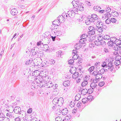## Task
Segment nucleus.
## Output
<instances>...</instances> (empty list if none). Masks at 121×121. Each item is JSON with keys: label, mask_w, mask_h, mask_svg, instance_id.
Segmentation results:
<instances>
[{"label": "nucleus", "mask_w": 121, "mask_h": 121, "mask_svg": "<svg viewBox=\"0 0 121 121\" xmlns=\"http://www.w3.org/2000/svg\"><path fill=\"white\" fill-rule=\"evenodd\" d=\"M101 66L103 68H108L107 69H106V71H107L108 70L112 71L114 68L113 64L111 62L108 63L105 61L103 62H102Z\"/></svg>", "instance_id": "obj_1"}, {"label": "nucleus", "mask_w": 121, "mask_h": 121, "mask_svg": "<svg viewBox=\"0 0 121 121\" xmlns=\"http://www.w3.org/2000/svg\"><path fill=\"white\" fill-rule=\"evenodd\" d=\"M97 22L96 24V26L97 27L101 28V27L104 28V29H106L107 27L105 26L104 25L103 23L100 21V20L99 21H97Z\"/></svg>", "instance_id": "obj_2"}, {"label": "nucleus", "mask_w": 121, "mask_h": 121, "mask_svg": "<svg viewBox=\"0 0 121 121\" xmlns=\"http://www.w3.org/2000/svg\"><path fill=\"white\" fill-rule=\"evenodd\" d=\"M76 4H77V5H76V10H79L80 11H82L84 10V7L82 6V4H81V5L80 4H77V3H76Z\"/></svg>", "instance_id": "obj_3"}, {"label": "nucleus", "mask_w": 121, "mask_h": 121, "mask_svg": "<svg viewBox=\"0 0 121 121\" xmlns=\"http://www.w3.org/2000/svg\"><path fill=\"white\" fill-rule=\"evenodd\" d=\"M71 13L72 16L73 17L75 14L78 13V11L77 10L74 8H72L70 9L69 11V13Z\"/></svg>", "instance_id": "obj_4"}, {"label": "nucleus", "mask_w": 121, "mask_h": 121, "mask_svg": "<svg viewBox=\"0 0 121 121\" xmlns=\"http://www.w3.org/2000/svg\"><path fill=\"white\" fill-rule=\"evenodd\" d=\"M39 49L37 47L34 48L33 49H32L31 50V52L32 53V55H36L38 51H39Z\"/></svg>", "instance_id": "obj_5"}, {"label": "nucleus", "mask_w": 121, "mask_h": 121, "mask_svg": "<svg viewBox=\"0 0 121 121\" xmlns=\"http://www.w3.org/2000/svg\"><path fill=\"white\" fill-rule=\"evenodd\" d=\"M91 20H92L93 21V22H95V20H97L98 18L97 16L95 14H93L91 15V17H90Z\"/></svg>", "instance_id": "obj_6"}, {"label": "nucleus", "mask_w": 121, "mask_h": 121, "mask_svg": "<svg viewBox=\"0 0 121 121\" xmlns=\"http://www.w3.org/2000/svg\"><path fill=\"white\" fill-rule=\"evenodd\" d=\"M21 110V108L19 106L16 107L14 109L13 111L16 113H18Z\"/></svg>", "instance_id": "obj_7"}, {"label": "nucleus", "mask_w": 121, "mask_h": 121, "mask_svg": "<svg viewBox=\"0 0 121 121\" xmlns=\"http://www.w3.org/2000/svg\"><path fill=\"white\" fill-rule=\"evenodd\" d=\"M58 98H54L52 101L53 104L55 105V106L58 105Z\"/></svg>", "instance_id": "obj_8"}, {"label": "nucleus", "mask_w": 121, "mask_h": 121, "mask_svg": "<svg viewBox=\"0 0 121 121\" xmlns=\"http://www.w3.org/2000/svg\"><path fill=\"white\" fill-rule=\"evenodd\" d=\"M18 12L16 9H12L11 11V13L13 15H17Z\"/></svg>", "instance_id": "obj_9"}, {"label": "nucleus", "mask_w": 121, "mask_h": 121, "mask_svg": "<svg viewBox=\"0 0 121 121\" xmlns=\"http://www.w3.org/2000/svg\"><path fill=\"white\" fill-rule=\"evenodd\" d=\"M63 103V99L62 98H60L58 99V105L59 106H61L62 105V103Z\"/></svg>", "instance_id": "obj_10"}, {"label": "nucleus", "mask_w": 121, "mask_h": 121, "mask_svg": "<svg viewBox=\"0 0 121 121\" xmlns=\"http://www.w3.org/2000/svg\"><path fill=\"white\" fill-rule=\"evenodd\" d=\"M80 43H77L75 45L74 47L76 49L75 50L79 49L81 47L82 45L80 44Z\"/></svg>", "instance_id": "obj_11"}, {"label": "nucleus", "mask_w": 121, "mask_h": 121, "mask_svg": "<svg viewBox=\"0 0 121 121\" xmlns=\"http://www.w3.org/2000/svg\"><path fill=\"white\" fill-rule=\"evenodd\" d=\"M88 93L87 89L85 88L83 89L81 91V94L82 95H86V93Z\"/></svg>", "instance_id": "obj_12"}, {"label": "nucleus", "mask_w": 121, "mask_h": 121, "mask_svg": "<svg viewBox=\"0 0 121 121\" xmlns=\"http://www.w3.org/2000/svg\"><path fill=\"white\" fill-rule=\"evenodd\" d=\"M68 110L66 108L63 109L62 111V113L63 115H65L67 114L68 113Z\"/></svg>", "instance_id": "obj_13"}, {"label": "nucleus", "mask_w": 121, "mask_h": 121, "mask_svg": "<svg viewBox=\"0 0 121 121\" xmlns=\"http://www.w3.org/2000/svg\"><path fill=\"white\" fill-rule=\"evenodd\" d=\"M70 82L69 80H66L64 81L63 83L64 86H69L70 85Z\"/></svg>", "instance_id": "obj_14"}, {"label": "nucleus", "mask_w": 121, "mask_h": 121, "mask_svg": "<svg viewBox=\"0 0 121 121\" xmlns=\"http://www.w3.org/2000/svg\"><path fill=\"white\" fill-rule=\"evenodd\" d=\"M73 51H75V52H73V54L74 53V55H73V56L72 58L74 60H76L78 58V57H77V56H76V53H77L78 52V51L77 50H73Z\"/></svg>", "instance_id": "obj_15"}, {"label": "nucleus", "mask_w": 121, "mask_h": 121, "mask_svg": "<svg viewBox=\"0 0 121 121\" xmlns=\"http://www.w3.org/2000/svg\"><path fill=\"white\" fill-rule=\"evenodd\" d=\"M65 14L64 16L61 15V16H58V21L60 22V21L61 20V18L62 19H63V21H64L65 19H64L65 18H66Z\"/></svg>", "instance_id": "obj_16"}, {"label": "nucleus", "mask_w": 121, "mask_h": 121, "mask_svg": "<svg viewBox=\"0 0 121 121\" xmlns=\"http://www.w3.org/2000/svg\"><path fill=\"white\" fill-rule=\"evenodd\" d=\"M46 86H47V87L50 88L53 86H54L52 84V82H48L47 83H46Z\"/></svg>", "instance_id": "obj_17"}, {"label": "nucleus", "mask_w": 121, "mask_h": 121, "mask_svg": "<svg viewBox=\"0 0 121 121\" xmlns=\"http://www.w3.org/2000/svg\"><path fill=\"white\" fill-rule=\"evenodd\" d=\"M97 86L96 83L94 82L91 83L90 84V87L93 89L96 88Z\"/></svg>", "instance_id": "obj_18"}, {"label": "nucleus", "mask_w": 121, "mask_h": 121, "mask_svg": "<svg viewBox=\"0 0 121 121\" xmlns=\"http://www.w3.org/2000/svg\"><path fill=\"white\" fill-rule=\"evenodd\" d=\"M79 73L78 72H75L72 75V77L73 78L75 79L78 76Z\"/></svg>", "instance_id": "obj_19"}, {"label": "nucleus", "mask_w": 121, "mask_h": 121, "mask_svg": "<svg viewBox=\"0 0 121 121\" xmlns=\"http://www.w3.org/2000/svg\"><path fill=\"white\" fill-rule=\"evenodd\" d=\"M95 33V31H94V30L92 29H91L90 31H88V35H94Z\"/></svg>", "instance_id": "obj_20"}, {"label": "nucleus", "mask_w": 121, "mask_h": 121, "mask_svg": "<svg viewBox=\"0 0 121 121\" xmlns=\"http://www.w3.org/2000/svg\"><path fill=\"white\" fill-rule=\"evenodd\" d=\"M20 114L22 115V117L24 118V117L25 116L26 113V112L23 110L19 112Z\"/></svg>", "instance_id": "obj_21"}, {"label": "nucleus", "mask_w": 121, "mask_h": 121, "mask_svg": "<svg viewBox=\"0 0 121 121\" xmlns=\"http://www.w3.org/2000/svg\"><path fill=\"white\" fill-rule=\"evenodd\" d=\"M91 22H93L92 20H91L90 18L89 19H87L86 21V23L87 25L90 24Z\"/></svg>", "instance_id": "obj_22"}, {"label": "nucleus", "mask_w": 121, "mask_h": 121, "mask_svg": "<svg viewBox=\"0 0 121 121\" xmlns=\"http://www.w3.org/2000/svg\"><path fill=\"white\" fill-rule=\"evenodd\" d=\"M59 21L58 22L56 20L52 22L53 25V26L55 25L56 26V25L57 26H58L60 24H59Z\"/></svg>", "instance_id": "obj_23"}, {"label": "nucleus", "mask_w": 121, "mask_h": 121, "mask_svg": "<svg viewBox=\"0 0 121 121\" xmlns=\"http://www.w3.org/2000/svg\"><path fill=\"white\" fill-rule=\"evenodd\" d=\"M63 53L61 51H59L56 52V55L57 56L60 57L61 55H62Z\"/></svg>", "instance_id": "obj_24"}, {"label": "nucleus", "mask_w": 121, "mask_h": 121, "mask_svg": "<svg viewBox=\"0 0 121 121\" xmlns=\"http://www.w3.org/2000/svg\"><path fill=\"white\" fill-rule=\"evenodd\" d=\"M88 83V82L86 80L84 79V81L81 84L82 86H86Z\"/></svg>", "instance_id": "obj_25"}, {"label": "nucleus", "mask_w": 121, "mask_h": 121, "mask_svg": "<svg viewBox=\"0 0 121 121\" xmlns=\"http://www.w3.org/2000/svg\"><path fill=\"white\" fill-rule=\"evenodd\" d=\"M114 43V41L112 40V41L111 40H110V41H108V44L109 46H113V44Z\"/></svg>", "instance_id": "obj_26"}, {"label": "nucleus", "mask_w": 121, "mask_h": 121, "mask_svg": "<svg viewBox=\"0 0 121 121\" xmlns=\"http://www.w3.org/2000/svg\"><path fill=\"white\" fill-rule=\"evenodd\" d=\"M45 34V35L44 36L45 37V39L46 40H48V43L50 40V39L49 37H50V35H48V36H47V35H45V34Z\"/></svg>", "instance_id": "obj_27"}, {"label": "nucleus", "mask_w": 121, "mask_h": 121, "mask_svg": "<svg viewBox=\"0 0 121 121\" xmlns=\"http://www.w3.org/2000/svg\"><path fill=\"white\" fill-rule=\"evenodd\" d=\"M101 8L98 6H95L94 7V10L96 11L100 10Z\"/></svg>", "instance_id": "obj_28"}, {"label": "nucleus", "mask_w": 121, "mask_h": 121, "mask_svg": "<svg viewBox=\"0 0 121 121\" xmlns=\"http://www.w3.org/2000/svg\"><path fill=\"white\" fill-rule=\"evenodd\" d=\"M95 44L98 46L101 45L100 40H99L98 39L97 40L95 41Z\"/></svg>", "instance_id": "obj_29"}, {"label": "nucleus", "mask_w": 121, "mask_h": 121, "mask_svg": "<svg viewBox=\"0 0 121 121\" xmlns=\"http://www.w3.org/2000/svg\"><path fill=\"white\" fill-rule=\"evenodd\" d=\"M49 63L51 65H53L55 63V61L54 60L52 59L50 60Z\"/></svg>", "instance_id": "obj_30"}, {"label": "nucleus", "mask_w": 121, "mask_h": 121, "mask_svg": "<svg viewBox=\"0 0 121 121\" xmlns=\"http://www.w3.org/2000/svg\"><path fill=\"white\" fill-rule=\"evenodd\" d=\"M71 118V116L70 115H69L68 116H67L65 117V120H69Z\"/></svg>", "instance_id": "obj_31"}, {"label": "nucleus", "mask_w": 121, "mask_h": 121, "mask_svg": "<svg viewBox=\"0 0 121 121\" xmlns=\"http://www.w3.org/2000/svg\"><path fill=\"white\" fill-rule=\"evenodd\" d=\"M32 60H27L26 63V64L28 65H30L32 63Z\"/></svg>", "instance_id": "obj_32"}, {"label": "nucleus", "mask_w": 121, "mask_h": 121, "mask_svg": "<svg viewBox=\"0 0 121 121\" xmlns=\"http://www.w3.org/2000/svg\"><path fill=\"white\" fill-rule=\"evenodd\" d=\"M103 39H104V40H110V37L109 36L106 35L105 36H104Z\"/></svg>", "instance_id": "obj_33"}, {"label": "nucleus", "mask_w": 121, "mask_h": 121, "mask_svg": "<svg viewBox=\"0 0 121 121\" xmlns=\"http://www.w3.org/2000/svg\"><path fill=\"white\" fill-rule=\"evenodd\" d=\"M80 97V95L79 94H77L75 97V99L76 100L78 101L79 99V98Z\"/></svg>", "instance_id": "obj_34"}, {"label": "nucleus", "mask_w": 121, "mask_h": 121, "mask_svg": "<svg viewBox=\"0 0 121 121\" xmlns=\"http://www.w3.org/2000/svg\"><path fill=\"white\" fill-rule=\"evenodd\" d=\"M98 29L97 30V31L100 33H101L103 32V28H104L101 27V28H98Z\"/></svg>", "instance_id": "obj_35"}, {"label": "nucleus", "mask_w": 121, "mask_h": 121, "mask_svg": "<svg viewBox=\"0 0 121 121\" xmlns=\"http://www.w3.org/2000/svg\"><path fill=\"white\" fill-rule=\"evenodd\" d=\"M1 107H0V117L2 118V119H3L5 117V116L3 114V113L1 112Z\"/></svg>", "instance_id": "obj_36"}, {"label": "nucleus", "mask_w": 121, "mask_h": 121, "mask_svg": "<svg viewBox=\"0 0 121 121\" xmlns=\"http://www.w3.org/2000/svg\"><path fill=\"white\" fill-rule=\"evenodd\" d=\"M101 41V45L103 46H104L106 45V42L105 41H104L103 40H100Z\"/></svg>", "instance_id": "obj_37"}, {"label": "nucleus", "mask_w": 121, "mask_h": 121, "mask_svg": "<svg viewBox=\"0 0 121 121\" xmlns=\"http://www.w3.org/2000/svg\"><path fill=\"white\" fill-rule=\"evenodd\" d=\"M38 51L37 54H36L37 57H40V56H41V54H42V53L43 52H42L40 51L39 52Z\"/></svg>", "instance_id": "obj_38"}, {"label": "nucleus", "mask_w": 121, "mask_h": 121, "mask_svg": "<svg viewBox=\"0 0 121 121\" xmlns=\"http://www.w3.org/2000/svg\"><path fill=\"white\" fill-rule=\"evenodd\" d=\"M61 118L60 117H57L55 118L56 121H61Z\"/></svg>", "instance_id": "obj_39"}, {"label": "nucleus", "mask_w": 121, "mask_h": 121, "mask_svg": "<svg viewBox=\"0 0 121 121\" xmlns=\"http://www.w3.org/2000/svg\"><path fill=\"white\" fill-rule=\"evenodd\" d=\"M120 61L119 60H118L117 61L116 60L114 62V64L116 65V66H118L120 64Z\"/></svg>", "instance_id": "obj_40"}, {"label": "nucleus", "mask_w": 121, "mask_h": 121, "mask_svg": "<svg viewBox=\"0 0 121 121\" xmlns=\"http://www.w3.org/2000/svg\"><path fill=\"white\" fill-rule=\"evenodd\" d=\"M94 66H92L88 69V70L89 72H91L92 71L94 70Z\"/></svg>", "instance_id": "obj_41"}, {"label": "nucleus", "mask_w": 121, "mask_h": 121, "mask_svg": "<svg viewBox=\"0 0 121 121\" xmlns=\"http://www.w3.org/2000/svg\"><path fill=\"white\" fill-rule=\"evenodd\" d=\"M102 78V74H99V75H98V76H96V78L97 79H101Z\"/></svg>", "instance_id": "obj_42"}, {"label": "nucleus", "mask_w": 121, "mask_h": 121, "mask_svg": "<svg viewBox=\"0 0 121 121\" xmlns=\"http://www.w3.org/2000/svg\"><path fill=\"white\" fill-rule=\"evenodd\" d=\"M87 34H86V35L85 34H83L81 36V38H82V39H85L84 38H86L87 37Z\"/></svg>", "instance_id": "obj_43"}, {"label": "nucleus", "mask_w": 121, "mask_h": 121, "mask_svg": "<svg viewBox=\"0 0 121 121\" xmlns=\"http://www.w3.org/2000/svg\"><path fill=\"white\" fill-rule=\"evenodd\" d=\"M105 22L106 23L109 24L111 23V22L110 19L108 18L105 21Z\"/></svg>", "instance_id": "obj_44"}, {"label": "nucleus", "mask_w": 121, "mask_h": 121, "mask_svg": "<svg viewBox=\"0 0 121 121\" xmlns=\"http://www.w3.org/2000/svg\"><path fill=\"white\" fill-rule=\"evenodd\" d=\"M112 15L113 16L115 15L116 17L118 15L117 12L115 11L112 13Z\"/></svg>", "instance_id": "obj_45"}, {"label": "nucleus", "mask_w": 121, "mask_h": 121, "mask_svg": "<svg viewBox=\"0 0 121 121\" xmlns=\"http://www.w3.org/2000/svg\"><path fill=\"white\" fill-rule=\"evenodd\" d=\"M106 71V69H101L99 70L100 72L102 74L104 73Z\"/></svg>", "instance_id": "obj_46"}, {"label": "nucleus", "mask_w": 121, "mask_h": 121, "mask_svg": "<svg viewBox=\"0 0 121 121\" xmlns=\"http://www.w3.org/2000/svg\"><path fill=\"white\" fill-rule=\"evenodd\" d=\"M74 62V60L72 59H70L68 61L69 63V64L72 65Z\"/></svg>", "instance_id": "obj_47"}, {"label": "nucleus", "mask_w": 121, "mask_h": 121, "mask_svg": "<svg viewBox=\"0 0 121 121\" xmlns=\"http://www.w3.org/2000/svg\"><path fill=\"white\" fill-rule=\"evenodd\" d=\"M104 84V82H99V86L102 87Z\"/></svg>", "instance_id": "obj_48"}, {"label": "nucleus", "mask_w": 121, "mask_h": 121, "mask_svg": "<svg viewBox=\"0 0 121 121\" xmlns=\"http://www.w3.org/2000/svg\"><path fill=\"white\" fill-rule=\"evenodd\" d=\"M111 22H112L113 23H115L116 21V19L114 18H111L110 20Z\"/></svg>", "instance_id": "obj_49"}, {"label": "nucleus", "mask_w": 121, "mask_h": 121, "mask_svg": "<svg viewBox=\"0 0 121 121\" xmlns=\"http://www.w3.org/2000/svg\"><path fill=\"white\" fill-rule=\"evenodd\" d=\"M84 39H82V38H81V39H80L79 41V42L80 43H85L84 40Z\"/></svg>", "instance_id": "obj_50"}, {"label": "nucleus", "mask_w": 121, "mask_h": 121, "mask_svg": "<svg viewBox=\"0 0 121 121\" xmlns=\"http://www.w3.org/2000/svg\"><path fill=\"white\" fill-rule=\"evenodd\" d=\"M115 50L117 51H118V50H119V52L120 53V54H121V48H118L117 47V48H116L115 47Z\"/></svg>", "instance_id": "obj_51"}, {"label": "nucleus", "mask_w": 121, "mask_h": 121, "mask_svg": "<svg viewBox=\"0 0 121 121\" xmlns=\"http://www.w3.org/2000/svg\"><path fill=\"white\" fill-rule=\"evenodd\" d=\"M3 120H4V121H9V119L8 117H4L3 119H2Z\"/></svg>", "instance_id": "obj_52"}, {"label": "nucleus", "mask_w": 121, "mask_h": 121, "mask_svg": "<svg viewBox=\"0 0 121 121\" xmlns=\"http://www.w3.org/2000/svg\"><path fill=\"white\" fill-rule=\"evenodd\" d=\"M117 47L118 48H121V41H120V42H119V43H117V47Z\"/></svg>", "instance_id": "obj_53"}, {"label": "nucleus", "mask_w": 121, "mask_h": 121, "mask_svg": "<svg viewBox=\"0 0 121 121\" xmlns=\"http://www.w3.org/2000/svg\"><path fill=\"white\" fill-rule=\"evenodd\" d=\"M111 11V9L109 7H107L106 10V12H109Z\"/></svg>", "instance_id": "obj_54"}, {"label": "nucleus", "mask_w": 121, "mask_h": 121, "mask_svg": "<svg viewBox=\"0 0 121 121\" xmlns=\"http://www.w3.org/2000/svg\"><path fill=\"white\" fill-rule=\"evenodd\" d=\"M69 11L68 12L67 14H68V16L70 18H72L73 17V16H72V14H71V13H69Z\"/></svg>", "instance_id": "obj_55"}, {"label": "nucleus", "mask_w": 121, "mask_h": 121, "mask_svg": "<svg viewBox=\"0 0 121 121\" xmlns=\"http://www.w3.org/2000/svg\"><path fill=\"white\" fill-rule=\"evenodd\" d=\"M93 89H88V90H87V91H88V92H89V93H92V92H93Z\"/></svg>", "instance_id": "obj_56"}, {"label": "nucleus", "mask_w": 121, "mask_h": 121, "mask_svg": "<svg viewBox=\"0 0 121 121\" xmlns=\"http://www.w3.org/2000/svg\"><path fill=\"white\" fill-rule=\"evenodd\" d=\"M120 41H119L118 39H117L114 42V43L117 46V43H119V42H120Z\"/></svg>", "instance_id": "obj_57"}, {"label": "nucleus", "mask_w": 121, "mask_h": 121, "mask_svg": "<svg viewBox=\"0 0 121 121\" xmlns=\"http://www.w3.org/2000/svg\"><path fill=\"white\" fill-rule=\"evenodd\" d=\"M82 105V103L81 102H79L77 103V106L79 108Z\"/></svg>", "instance_id": "obj_58"}, {"label": "nucleus", "mask_w": 121, "mask_h": 121, "mask_svg": "<svg viewBox=\"0 0 121 121\" xmlns=\"http://www.w3.org/2000/svg\"><path fill=\"white\" fill-rule=\"evenodd\" d=\"M14 120L15 121H20L21 120L20 118L19 117H17L15 118Z\"/></svg>", "instance_id": "obj_59"}, {"label": "nucleus", "mask_w": 121, "mask_h": 121, "mask_svg": "<svg viewBox=\"0 0 121 121\" xmlns=\"http://www.w3.org/2000/svg\"><path fill=\"white\" fill-rule=\"evenodd\" d=\"M32 111V108H30L27 111V112L28 113H31Z\"/></svg>", "instance_id": "obj_60"}, {"label": "nucleus", "mask_w": 121, "mask_h": 121, "mask_svg": "<svg viewBox=\"0 0 121 121\" xmlns=\"http://www.w3.org/2000/svg\"><path fill=\"white\" fill-rule=\"evenodd\" d=\"M19 35V33L17 34V33H15L13 35V37L12 38V39H13V38H14V39L16 38V36H17Z\"/></svg>", "instance_id": "obj_61"}, {"label": "nucleus", "mask_w": 121, "mask_h": 121, "mask_svg": "<svg viewBox=\"0 0 121 121\" xmlns=\"http://www.w3.org/2000/svg\"><path fill=\"white\" fill-rule=\"evenodd\" d=\"M99 63H100L99 62H97L94 65L96 66H98L99 65Z\"/></svg>", "instance_id": "obj_62"}, {"label": "nucleus", "mask_w": 121, "mask_h": 121, "mask_svg": "<svg viewBox=\"0 0 121 121\" xmlns=\"http://www.w3.org/2000/svg\"><path fill=\"white\" fill-rule=\"evenodd\" d=\"M9 99H10V100H13L14 99V96H10L9 97Z\"/></svg>", "instance_id": "obj_63"}, {"label": "nucleus", "mask_w": 121, "mask_h": 121, "mask_svg": "<svg viewBox=\"0 0 121 121\" xmlns=\"http://www.w3.org/2000/svg\"><path fill=\"white\" fill-rule=\"evenodd\" d=\"M97 74V71H94L93 72V75H95V76L96 77V75Z\"/></svg>", "instance_id": "obj_64"}]
</instances>
